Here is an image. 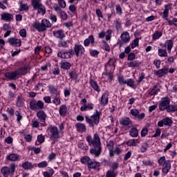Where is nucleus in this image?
Listing matches in <instances>:
<instances>
[{"mask_svg":"<svg viewBox=\"0 0 177 177\" xmlns=\"http://www.w3.org/2000/svg\"><path fill=\"white\" fill-rule=\"evenodd\" d=\"M164 125L167 127H171L172 120H171L169 118H165L158 122V127H162Z\"/></svg>","mask_w":177,"mask_h":177,"instance_id":"6e6552de","label":"nucleus"},{"mask_svg":"<svg viewBox=\"0 0 177 177\" xmlns=\"http://www.w3.org/2000/svg\"><path fill=\"white\" fill-rule=\"evenodd\" d=\"M54 174L55 170H53L52 167H48V171L43 172L44 177H52Z\"/></svg>","mask_w":177,"mask_h":177,"instance_id":"2f4dec72","label":"nucleus"},{"mask_svg":"<svg viewBox=\"0 0 177 177\" xmlns=\"http://www.w3.org/2000/svg\"><path fill=\"white\" fill-rule=\"evenodd\" d=\"M17 75H24V74L27 73V68H21L16 71Z\"/></svg>","mask_w":177,"mask_h":177,"instance_id":"a18cd8bd","label":"nucleus"},{"mask_svg":"<svg viewBox=\"0 0 177 177\" xmlns=\"http://www.w3.org/2000/svg\"><path fill=\"white\" fill-rule=\"evenodd\" d=\"M95 13L98 17V20L100 21V20H102V19H103V13L102 12V11L100 9H97L95 11Z\"/></svg>","mask_w":177,"mask_h":177,"instance_id":"864d4df0","label":"nucleus"},{"mask_svg":"<svg viewBox=\"0 0 177 177\" xmlns=\"http://www.w3.org/2000/svg\"><path fill=\"white\" fill-rule=\"evenodd\" d=\"M15 115L17 117V122H20V121H21V120L23 119V116L21 115V114L20 113V112L19 111H17L15 112Z\"/></svg>","mask_w":177,"mask_h":177,"instance_id":"6e6d98bb","label":"nucleus"},{"mask_svg":"<svg viewBox=\"0 0 177 177\" xmlns=\"http://www.w3.org/2000/svg\"><path fill=\"white\" fill-rule=\"evenodd\" d=\"M117 172L114 170H108L106 174V177H116Z\"/></svg>","mask_w":177,"mask_h":177,"instance_id":"37998d69","label":"nucleus"},{"mask_svg":"<svg viewBox=\"0 0 177 177\" xmlns=\"http://www.w3.org/2000/svg\"><path fill=\"white\" fill-rule=\"evenodd\" d=\"M59 113L61 117H66V115H67V113H68V108H67V105H61L59 109Z\"/></svg>","mask_w":177,"mask_h":177,"instance_id":"dca6fc26","label":"nucleus"},{"mask_svg":"<svg viewBox=\"0 0 177 177\" xmlns=\"http://www.w3.org/2000/svg\"><path fill=\"white\" fill-rule=\"evenodd\" d=\"M177 110V105H171L169 104V106L167 107V113H174Z\"/></svg>","mask_w":177,"mask_h":177,"instance_id":"a19ab883","label":"nucleus"},{"mask_svg":"<svg viewBox=\"0 0 177 177\" xmlns=\"http://www.w3.org/2000/svg\"><path fill=\"white\" fill-rule=\"evenodd\" d=\"M161 135V129H156L155 133L152 136V138H158Z\"/></svg>","mask_w":177,"mask_h":177,"instance_id":"e2e57ef3","label":"nucleus"},{"mask_svg":"<svg viewBox=\"0 0 177 177\" xmlns=\"http://www.w3.org/2000/svg\"><path fill=\"white\" fill-rule=\"evenodd\" d=\"M58 57L61 59H70L71 57V53L70 52L59 51L57 53Z\"/></svg>","mask_w":177,"mask_h":177,"instance_id":"5701e85b","label":"nucleus"},{"mask_svg":"<svg viewBox=\"0 0 177 177\" xmlns=\"http://www.w3.org/2000/svg\"><path fill=\"white\" fill-rule=\"evenodd\" d=\"M158 55L159 57H168V52L167 51L166 48H158Z\"/></svg>","mask_w":177,"mask_h":177,"instance_id":"bb28decb","label":"nucleus"},{"mask_svg":"<svg viewBox=\"0 0 177 177\" xmlns=\"http://www.w3.org/2000/svg\"><path fill=\"white\" fill-rule=\"evenodd\" d=\"M16 171V165L10 164L9 166H4L1 169V175L3 177H9L10 175H13Z\"/></svg>","mask_w":177,"mask_h":177,"instance_id":"39448f33","label":"nucleus"},{"mask_svg":"<svg viewBox=\"0 0 177 177\" xmlns=\"http://www.w3.org/2000/svg\"><path fill=\"white\" fill-rule=\"evenodd\" d=\"M75 127L78 132H85L86 131V126L82 123H76Z\"/></svg>","mask_w":177,"mask_h":177,"instance_id":"c85d7f7f","label":"nucleus"},{"mask_svg":"<svg viewBox=\"0 0 177 177\" xmlns=\"http://www.w3.org/2000/svg\"><path fill=\"white\" fill-rule=\"evenodd\" d=\"M5 142L7 143V145H11V143H13V138L10 136L6 138Z\"/></svg>","mask_w":177,"mask_h":177,"instance_id":"774afa93","label":"nucleus"},{"mask_svg":"<svg viewBox=\"0 0 177 177\" xmlns=\"http://www.w3.org/2000/svg\"><path fill=\"white\" fill-rule=\"evenodd\" d=\"M37 117L39 118V120L41 121V125L45 124V120H46V114L44 111H39L37 113Z\"/></svg>","mask_w":177,"mask_h":177,"instance_id":"6ab92c4d","label":"nucleus"},{"mask_svg":"<svg viewBox=\"0 0 177 177\" xmlns=\"http://www.w3.org/2000/svg\"><path fill=\"white\" fill-rule=\"evenodd\" d=\"M77 146L79 149H82V150H88L89 149V147H88V145L84 142H79Z\"/></svg>","mask_w":177,"mask_h":177,"instance_id":"de8ad7c7","label":"nucleus"},{"mask_svg":"<svg viewBox=\"0 0 177 177\" xmlns=\"http://www.w3.org/2000/svg\"><path fill=\"white\" fill-rule=\"evenodd\" d=\"M94 107L95 104L93 103L84 104L80 107V111H91Z\"/></svg>","mask_w":177,"mask_h":177,"instance_id":"2eb2a0df","label":"nucleus"},{"mask_svg":"<svg viewBox=\"0 0 177 177\" xmlns=\"http://www.w3.org/2000/svg\"><path fill=\"white\" fill-rule=\"evenodd\" d=\"M6 78L8 80H16V77H17V72H8L5 73Z\"/></svg>","mask_w":177,"mask_h":177,"instance_id":"c756f323","label":"nucleus"},{"mask_svg":"<svg viewBox=\"0 0 177 177\" xmlns=\"http://www.w3.org/2000/svg\"><path fill=\"white\" fill-rule=\"evenodd\" d=\"M133 115L136 117V118H138V120H143L146 115L145 113H139V111L134 109L133 111Z\"/></svg>","mask_w":177,"mask_h":177,"instance_id":"7c9ffc66","label":"nucleus"},{"mask_svg":"<svg viewBox=\"0 0 177 177\" xmlns=\"http://www.w3.org/2000/svg\"><path fill=\"white\" fill-rule=\"evenodd\" d=\"M127 66L129 67H133V53H130L127 58Z\"/></svg>","mask_w":177,"mask_h":177,"instance_id":"c9c22d12","label":"nucleus"},{"mask_svg":"<svg viewBox=\"0 0 177 177\" xmlns=\"http://www.w3.org/2000/svg\"><path fill=\"white\" fill-rule=\"evenodd\" d=\"M162 172L163 174H168L171 169V161L167 160L165 164L162 165Z\"/></svg>","mask_w":177,"mask_h":177,"instance_id":"f3484780","label":"nucleus"},{"mask_svg":"<svg viewBox=\"0 0 177 177\" xmlns=\"http://www.w3.org/2000/svg\"><path fill=\"white\" fill-rule=\"evenodd\" d=\"M30 107L31 110H38L39 109H44V102L41 100L36 101L33 100L30 102Z\"/></svg>","mask_w":177,"mask_h":177,"instance_id":"0eeeda50","label":"nucleus"},{"mask_svg":"<svg viewBox=\"0 0 177 177\" xmlns=\"http://www.w3.org/2000/svg\"><path fill=\"white\" fill-rule=\"evenodd\" d=\"M50 26V22L44 19L41 20V23L35 22L32 24V27H33V28L35 30H37V31H39V32H42L46 30V28H49Z\"/></svg>","mask_w":177,"mask_h":177,"instance_id":"f03ea898","label":"nucleus"},{"mask_svg":"<svg viewBox=\"0 0 177 177\" xmlns=\"http://www.w3.org/2000/svg\"><path fill=\"white\" fill-rule=\"evenodd\" d=\"M162 37V32L156 30L154 33L152 35L153 41H157V39H160V37Z\"/></svg>","mask_w":177,"mask_h":177,"instance_id":"72a5a7b5","label":"nucleus"},{"mask_svg":"<svg viewBox=\"0 0 177 177\" xmlns=\"http://www.w3.org/2000/svg\"><path fill=\"white\" fill-rule=\"evenodd\" d=\"M172 9V3H167L165 6V10L163 11L162 17L165 20H168V16L169 15V10Z\"/></svg>","mask_w":177,"mask_h":177,"instance_id":"f8f14e48","label":"nucleus"},{"mask_svg":"<svg viewBox=\"0 0 177 177\" xmlns=\"http://www.w3.org/2000/svg\"><path fill=\"white\" fill-rule=\"evenodd\" d=\"M80 161L82 164H88V165H89L91 158L88 156H84L81 158Z\"/></svg>","mask_w":177,"mask_h":177,"instance_id":"09e8293b","label":"nucleus"},{"mask_svg":"<svg viewBox=\"0 0 177 177\" xmlns=\"http://www.w3.org/2000/svg\"><path fill=\"white\" fill-rule=\"evenodd\" d=\"M149 133V129L147 128H143L141 131V137L145 138Z\"/></svg>","mask_w":177,"mask_h":177,"instance_id":"052dcab7","label":"nucleus"},{"mask_svg":"<svg viewBox=\"0 0 177 177\" xmlns=\"http://www.w3.org/2000/svg\"><path fill=\"white\" fill-rule=\"evenodd\" d=\"M47 132L50 137V140L56 142L60 138V134L59 133V129L55 126H50L47 129Z\"/></svg>","mask_w":177,"mask_h":177,"instance_id":"7ed1b4c3","label":"nucleus"},{"mask_svg":"<svg viewBox=\"0 0 177 177\" xmlns=\"http://www.w3.org/2000/svg\"><path fill=\"white\" fill-rule=\"evenodd\" d=\"M6 158L8 161H17L19 159V155L17 153H8Z\"/></svg>","mask_w":177,"mask_h":177,"instance_id":"cd10ccee","label":"nucleus"},{"mask_svg":"<svg viewBox=\"0 0 177 177\" xmlns=\"http://www.w3.org/2000/svg\"><path fill=\"white\" fill-rule=\"evenodd\" d=\"M118 82L120 84V85H124V84L127 83V80H124V77L122 76H119L118 78Z\"/></svg>","mask_w":177,"mask_h":177,"instance_id":"338daca9","label":"nucleus"},{"mask_svg":"<svg viewBox=\"0 0 177 177\" xmlns=\"http://www.w3.org/2000/svg\"><path fill=\"white\" fill-rule=\"evenodd\" d=\"M29 9H30V6H28V4L20 3L19 12H28Z\"/></svg>","mask_w":177,"mask_h":177,"instance_id":"473e14b6","label":"nucleus"},{"mask_svg":"<svg viewBox=\"0 0 177 177\" xmlns=\"http://www.w3.org/2000/svg\"><path fill=\"white\" fill-rule=\"evenodd\" d=\"M115 10L117 15H119L120 16V15H122V9L121 8V6H120V5H117L115 6Z\"/></svg>","mask_w":177,"mask_h":177,"instance_id":"0e129e2a","label":"nucleus"},{"mask_svg":"<svg viewBox=\"0 0 177 177\" xmlns=\"http://www.w3.org/2000/svg\"><path fill=\"white\" fill-rule=\"evenodd\" d=\"M106 147L109 150V156L113 157V156H114V152L113 151L114 149V142L113 140L106 142Z\"/></svg>","mask_w":177,"mask_h":177,"instance_id":"aec40b11","label":"nucleus"},{"mask_svg":"<svg viewBox=\"0 0 177 177\" xmlns=\"http://www.w3.org/2000/svg\"><path fill=\"white\" fill-rule=\"evenodd\" d=\"M154 75H156V77H158L159 78L161 77H164L165 75H167L168 74V68H161L158 71H153Z\"/></svg>","mask_w":177,"mask_h":177,"instance_id":"ddd939ff","label":"nucleus"},{"mask_svg":"<svg viewBox=\"0 0 177 177\" xmlns=\"http://www.w3.org/2000/svg\"><path fill=\"white\" fill-rule=\"evenodd\" d=\"M158 91H160V88H158V87H157V86H155L151 91L150 92V95L151 96L154 95H157V93H158Z\"/></svg>","mask_w":177,"mask_h":177,"instance_id":"603ef678","label":"nucleus"},{"mask_svg":"<svg viewBox=\"0 0 177 177\" xmlns=\"http://www.w3.org/2000/svg\"><path fill=\"white\" fill-rule=\"evenodd\" d=\"M61 68H63L64 70H68L71 67V64L67 62H64L60 64Z\"/></svg>","mask_w":177,"mask_h":177,"instance_id":"ea45409f","label":"nucleus"},{"mask_svg":"<svg viewBox=\"0 0 177 177\" xmlns=\"http://www.w3.org/2000/svg\"><path fill=\"white\" fill-rule=\"evenodd\" d=\"M22 167L24 169H32L34 165L30 162H25L22 164Z\"/></svg>","mask_w":177,"mask_h":177,"instance_id":"58836bf2","label":"nucleus"},{"mask_svg":"<svg viewBox=\"0 0 177 177\" xmlns=\"http://www.w3.org/2000/svg\"><path fill=\"white\" fill-rule=\"evenodd\" d=\"M170 103L171 101L169 100V99L167 97L162 98L159 103V110H160V111L167 110L168 107H169Z\"/></svg>","mask_w":177,"mask_h":177,"instance_id":"423d86ee","label":"nucleus"},{"mask_svg":"<svg viewBox=\"0 0 177 177\" xmlns=\"http://www.w3.org/2000/svg\"><path fill=\"white\" fill-rule=\"evenodd\" d=\"M89 84L91 88L96 91V92H100V88H99V86L97 85V83L95 81H94L93 80H91Z\"/></svg>","mask_w":177,"mask_h":177,"instance_id":"f704fd0d","label":"nucleus"},{"mask_svg":"<svg viewBox=\"0 0 177 177\" xmlns=\"http://www.w3.org/2000/svg\"><path fill=\"white\" fill-rule=\"evenodd\" d=\"M153 66H155L156 68H160V67H161V60L155 59L153 60Z\"/></svg>","mask_w":177,"mask_h":177,"instance_id":"3c124183","label":"nucleus"},{"mask_svg":"<svg viewBox=\"0 0 177 177\" xmlns=\"http://www.w3.org/2000/svg\"><path fill=\"white\" fill-rule=\"evenodd\" d=\"M1 20H3L4 21H12L13 20V15L3 12L1 15Z\"/></svg>","mask_w":177,"mask_h":177,"instance_id":"4468645a","label":"nucleus"},{"mask_svg":"<svg viewBox=\"0 0 177 177\" xmlns=\"http://www.w3.org/2000/svg\"><path fill=\"white\" fill-rule=\"evenodd\" d=\"M53 34L55 38H59V39L64 38V32L62 30H55Z\"/></svg>","mask_w":177,"mask_h":177,"instance_id":"a878e982","label":"nucleus"},{"mask_svg":"<svg viewBox=\"0 0 177 177\" xmlns=\"http://www.w3.org/2000/svg\"><path fill=\"white\" fill-rule=\"evenodd\" d=\"M19 35L20 37H22V38H26V37H27V30L24 28L21 29L19 30Z\"/></svg>","mask_w":177,"mask_h":177,"instance_id":"5fc2aeb1","label":"nucleus"},{"mask_svg":"<svg viewBox=\"0 0 177 177\" xmlns=\"http://www.w3.org/2000/svg\"><path fill=\"white\" fill-rule=\"evenodd\" d=\"M53 103L55 104V106H59L62 104V102L60 101V98L55 97L53 100Z\"/></svg>","mask_w":177,"mask_h":177,"instance_id":"680f3d73","label":"nucleus"},{"mask_svg":"<svg viewBox=\"0 0 177 177\" xmlns=\"http://www.w3.org/2000/svg\"><path fill=\"white\" fill-rule=\"evenodd\" d=\"M90 55L93 57H97V55H99V51H97V50H91Z\"/></svg>","mask_w":177,"mask_h":177,"instance_id":"bf43d9fd","label":"nucleus"},{"mask_svg":"<svg viewBox=\"0 0 177 177\" xmlns=\"http://www.w3.org/2000/svg\"><path fill=\"white\" fill-rule=\"evenodd\" d=\"M38 168H46L48 167V162L46 160L40 162L37 164Z\"/></svg>","mask_w":177,"mask_h":177,"instance_id":"8fccbe9b","label":"nucleus"},{"mask_svg":"<svg viewBox=\"0 0 177 177\" xmlns=\"http://www.w3.org/2000/svg\"><path fill=\"white\" fill-rule=\"evenodd\" d=\"M102 47L106 52H111L110 46L105 41H102Z\"/></svg>","mask_w":177,"mask_h":177,"instance_id":"79ce46f5","label":"nucleus"},{"mask_svg":"<svg viewBox=\"0 0 177 177\" xmlns=\"http://www.w3.org/2000/svg\"><path fill=\"white\" fill-rule=\"evenodd\" d=\"M74 50L76 56H81L84 52H85V48L82 45L80 44H75L74 47Z\"/></svg>","mask_w":177,"mask_h":177,"instance_id":"9b49d317","label":"nucleus"},{"mask_svg":"<svg viewBox=\"0 0 177 177\" xmlns=\"http://www.w3.org/2000/svg\"><path fill=\"white\" fill-rule=\"evenodd\" d=\"M131 122H132L129 118H122L120 120V124L123 127H128V125H131Z\"/></svg>","mask_w":177,"mask_h":177,"instance_id":"393cba45","label":"nucleus"},{"mask_svg":"<svg viewBox=\"0 0 177 177\" xmlns=\"http://www.w3.org/2000/svg\"><path fill=\"white\" fill-rule=\"evenodd\" d=\"M158 162L159 165H164V164H165V162H167L165 156L160 157Z\"/></svg>","mask_w":177,"mask_h":177,"instance_id":"13d9d810","label":"nucleus"},{"mask_svg":"<svg viewBox=\"0 0 177 177\" xmlns=\"http://www.w3.org/2000/svg\"><path fill=\"white\" fill-rule=\"evenodd\" d=\"M47 159L48 161H53V160H56V153H51L48 155Z\"/></svg>","mask_w":177,"mask_h":177,"instance_id":"4d7b16f0","label":"nucleus"},{"mask_svg":"<svg viewBox=\"0 0 177 177\" xmlns=\"http://www.w3.org/2000/svg\"><path fill=\"white\" fill-rule=\"evenodd\" d=\"M45 142V137L42 135H39L37 136V142H36V145H41V143H44Z\"/></svg>","mask_w":177,"mask_h":177,"instance_id":"49530a36","label":"nucleus"},{"mask_svg":"<svg viewBox=\"0 0 177 177\" xmlns=\"http://www.w3.org/2000/svg\"><path fill=\"white\" fill-rule=\"evenodd\" d=\"M111 32H113V31H111V30H109L106 32L104 31H101L98 33V38H106V41H110L111 38Z\"/></svg>","mask_w":177,"mask_h":177,"instance_id":"9d476101","label":"nucleus"},{"mask_svg":"<svg viewBox=\"0 0 177 177\" xmlns=\"http://www.w3.org/2000/svg\"><path fill=\"white\" fill-rule=\"evenodd\" d=\"M89 44L95 45V37H93V35H90L88 38L86 39L84 41V46H89Z\"/></svg>","mask_w":177,"mask_h":177,"instance_id":"b1692460","label":"nucleus"},{"mask_svg":"<svg viewBox=\"0 0 177 177\" xmlns=\"http://www.w3.org/2000/svg\"><path fill=\"white\" fill-rule=\"evenodd\" d=\"M8 42L10 45H12V46H17V48H19V46H21V40H20V39H16L15 37H9L8 39Z\"/></svg>","mask_w":177,"mask_h":177,"instance_id":"1a4fd4ad","label":"nucleus"},{"mask_svg":"<svg viewBox=\"0 0 177 177\" xmlns=\"http://www.w3.org/2000/svg\"><path fill=\"white\" fill-rule=\"evenodd\" d=\"M86 140L88 146H92L93 148L90 149L91 154L95 157H99L102 153V142H100V137L97 133H94L93 137L88 135L86 137Z\"/></svg>","mask_w":177,"mask_h":177,"instance_id":"f257e3e1","label":"nucleus"},{"mask_svg":"<svg viewBox=\"0 0 177 177\" xmlns=\"http://www.w3.org/2000/svg\"><path fill=\"white\" fill-rule=\"evenodd\" d=\"M128 86H130L131 88H133V80L129 79L126 80V83Z\"/></svg>","mask_w":177,"mask_h":177,"instance_id":"69168bd1","label":"nucleus"},{"mask_svg":"<svg viewBox=\"0 0 177 177\" xmlns=\"http://www.w3.org/2000/svg\"><path fill=\"white\" fill-rule=\"evenodd\" d=\"M32 6H33L34 10H37L38 7L41 6V1L39 0H32L31 1Z\"/></svg>","mask_w":177,"mask_h":177,"instance_id":"4c0bfd02","label":"nucleus"},{"mask_svg":"<svg viewBox=\"0 0 177 177\" xmlns=\"http://www.w3.org/2000/svg\"><path fill=\"white\" fill-rule=\"evenodd\" d=\"M120 39H121L122 42H123V44H125L127 42H129V41L131 39V36H129V34L127 32H124L121 35Z\"/></svg>","mask_w":177,"mask_h":177,"instance_id":"4be33fe9","label":"nucleus"},{"mask_svg":"<svg viewBox=\"0 0 177 177\" xmlns=\"http://www.w3.org/2000/svg\"><path fill=\"white\" fill-rule=\"evenodd\" d=\"M100 103L101 106H106L109 103V93L105 92L101 97L100 100Z\"/></svg>","mask_w":177,"mask_h":177,"instance_id":"a211bd4d","label":"nucleus"},{"mask_svg":"<svg viewBox=\"0 0 177 177\" xmlns=\"http://www.w3.org/2000/svg\"><path fill=\"white\" fill-rule=\"evenodd\" d=\"M88 167L90 169H96V168H99L100 167V163L97 162H91L88 163Z\"/></svg>","mask_w":177,"mask_h":177,"instance_id":"e433bc0d","label":"nucleus"},{"mask_svg":"<svg viewBox=\"0 0 177 177\" xmlns=\"http://www.w3.org/2000/svg\"><path fill=\"white\" fill-rule=\"evenodd\" d=\"M37 10H38V12L41 15H45V13H46L45 6H44L42 4L37 7Z\"/></svg>","mask_w":177,"mask_h":177,"instance_id":"c03bdc74","label":"nucleus"},{"mask_svg":"<svg viewBox=\"0 0 177 177\" xmlns=\"http://www.w3.org/2000/svg\"><path fill=\"white\" fill-rule=\"evenodd\" d=\"M163 48H167L169 53H171L172 48H174V41L171 39L167 40L163 46Z\"/></svg>","mask_w":177,"mask_h":177,"instance_id":"412c9836","label":"nucleus"},{"mask_svg":"<svg viewBox=\"0 0 177 177\" xmlns=\"http://www.w3.org/2000/svg\"><path fill=\"white\" fill-rule=\"evenodd\" d=\"M86 122L88 124L89 127H93V125H97L100 120V113L96 111L95 113L91 115V118L89 116H85Z\"/></svg>","mask_w":177,"mask_h":177,"instance_id":"20e7f679","label":"nucleus"}]
</instances>
